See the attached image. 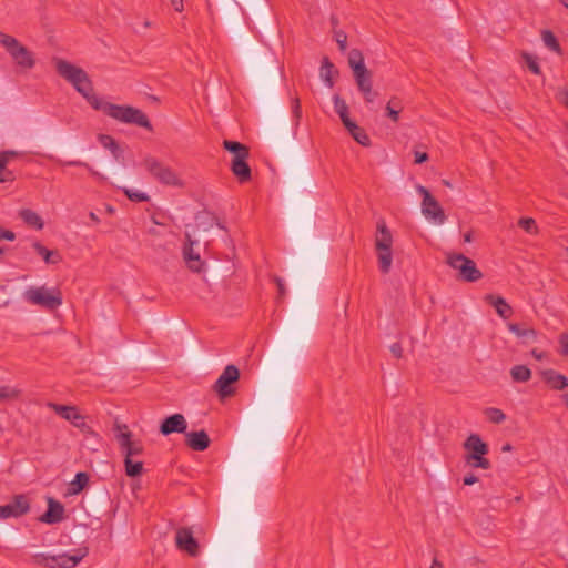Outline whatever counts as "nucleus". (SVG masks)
I'll return each mask as SVG.
<instances>
[{"label": "nucleus", "instance_id": "obj_1", "mask_svg": "<svg viewBox=\"0 0 568 568\" xmlns=\"http://www.w3.org/2000/svg\"><path fill=\"white\" fill-rule=\"evenodd\" d=\"M82 97L88 101V103L94 110H101L106 115H109L110 118H112L119 122L126 123V124H135V125L144 128L149 131L153 130L149 118L140 109H136V108L130 106V105H120V104L103 102L97 94H94L93 90L87 92Z\"/></svg>", "mask_w": 568, "mask_h": 568}, {"label": "nucleus", "instance_id": "obj_2", "mask_svg": "<svg viewBox=\"0 0 568 568\" xmlns=\"http://www.w3.org/2000/svg\"><path fill=\"white\" fill-rule=\"evenodd\" d=\"M141 164L148 174L159 184L180 189L185 186L181 174L159 158L150 154L145 155Z\"/></svg>", "mask_w": 568, "mask_h": 568}, {"label": "nucleus", "instance_id": "obj_3", "mask_svg": "<svg viewBox=\"0 0 568 568\" xmlns=\"http://www.w3.org/2000/svg\"><path fill=\"white\" fill-rule=\"evenodd\" d=\"M54 65L58 74L68 81L81 95L92 91V81L82 68L63 59H54Z\"/></svg>", "mask_w": 568, "mask_h": 568}, {"label": "nucleus", "instance_id": "obj_4", "mask_svg": "<svg viewBox=\"0 0 568 568\" xmlns=\"http://www.w3.org/2000/svg\"><path fill=\"white\" fill-rule=\"evenodd\" d=\"M24 300L48 311H54L62 305V293L58 287L31 286L23 293Z\"/></svg>", "mask_w": 568, "mask_h": 568}, {"label": "nucleus", "instance_id": "obj_5", "mask_svg": "<svg viewBox=\"0 0 568 568\" xmlns=\"http://www.w3.org/2000/svg\"><path fill=\"white\" fill-rule=\"evenodd\" d=\"M0 43L20 69L30 70L36 65L33 52L20 43L14 37L0 31Z\"/></svg>", "mask_w": 568, "mask_h": 568}, {"label": "nucleus", "instance_id": "obj_6", "mask_svg": "<svg viewBox=\"0 0 568 568\" xmlns=\"http://www.w3.org/2000/svg\"><path fill=\"white\" fill-rule=\"evenodd\" d=\"M446 263L458 272L457 278L463 282L473 283L483 278V273L477 267L476 263L463 253H447Z\"/></svg>", "mask_w": 568, "mask_h": 568}, {"label": "nucleus", "instance_id": "obj_7", "mask_svg": "<svg viewBox=\"0 0 568 568\" xmlns=\"http://www.w3.org/2000/svg\"><path fill=\"white\" fill-rule=\"evenodd\" d=\"M375 247L379 268L383 273H387L390 268V232L384 219H379L376 223Z\"/></svg>", "mask_w": 568, "mask_h": 568}, {"label": "nucleus", "instance_id": "obj_8", "mask_svg": "<svg viewBox=\"0 0 568 568\" xmlns=\"http://www.w3.org/2000/svg\"><path fill=\"white\" fill-rule=\"evenodd\" d=\"M113 432L124 458H132L133 456L143 454L144 447L142 442L140 439H132V432L129 430L126 424H122L119 420H115L113 425Z\"/></svg>", "mask_w": 568, "mask_h": 568}, {"label": "nucleus", "instance_id": "obj_9", "mask_svg": "<svg viewBox=\"0 0 568 568\" xmlns=\"http://www.w3.org/2000/svg\"><path fill=\"white\" fill-rule=\"evenodd\" d=\"M84 556L85 552L81 555H68L63 552L55 556L36 554L32 556V561L36 565L44 566L48 568H73L82 560Z\"/></svg>", "mask_w": 568, "mask_h": 568}, {"label": "nucleus", "instance_id": "obj_10", "mask_svg": "<svg viewBox=\"0 0 568 568\" xmlns=\"http://www.w3.org/2000/svg\"><path fill=\"white\" fill-rule=\"evenodd\" d=\"M240 379V369L233 365H227L217 381L215 382L213 388L221 398H227L234 395L235 388L233 385Z\"/></svg>", "mask_w": 568, "mask_h": 568}, {"label": "nucleus", "instance_id": "obj_11", "mask_svg": "<svg viewBox=\"0 0 568 568\" xmlns=\"http://www.w3.org/2000/svg\"><path fill=\"white\" fill-rule=\"evenodd\" d=\"M48 406L60 417L70 422L74 427L79 428L84 434H93L92 428L85 423L84 416H82L75 406L61 405L55 403H49Z\"/></svg>", "mask_w": 568, "mask_h": 568}, {"label": "nucleus", "instance_id": "obj_12", "mask_svg": "<svg viewBox=\"0 0 568 568\" xmlns=\"http://www.w3.org/2000/svg\"><path fill=\"white\" fill-rule=\"evenodd\" d=\"M418 192L423 195L422 213L429 220L443 224L446 215L437 200L424 186H418Z\"/></svg>", "mask_w": 568, "mask_h": 568}, {"label": "nucleus", "instance_id": "obj_13", "mask_svg": "<svg viewBox=\"0 0 568 568\" xmlns=\"http://www.w3.org/2000/svg\"><path fill=\"white\" fill-rule=\"evenodd\" d=\"M30 511V503L26 495H16L12 500L0 506V519L19 518Z\"/></svg>", "mask_w": 568, "mask_h": 568}, {"label": "nucleus", "instance_id": "obj_14", "mask_svg": "<svg viewBox=\"0 0 568 568\" xmlns=\"http://www.w3.org/2000/svg\"><path fill=\"white\" fill-rule=\"evenodd\" d=\"M175 544L180 550L185 551L191 557H196L200 552L199 542L190 528L183 527L178 529Z\"/></svg>", "mask_w": 568, "mask_h": 568}, {"label": "nucleus", "instance_id": "obj_15", "mask_svg": "<svg viewBox=\"0 0 568 568\" xmlns=\"http://www.w3.org/2000/svg\"><path fill=\"white\" fill-rule=\"evenodd\" d=\"M356 85L367 103H373L377 92L373 90L372 74L368 69L353 73Z\"/></svg>", "mask_w": 568, "mask_h": 568}, {"label": "nucleus", "instance_id": "obj_16", "mask_svg": "<svg viewBox=\"0 0 568 568\" xmlns=\"http://www.w3.org/2000/svg\"><path fill=\"white\" fill-rule=\"evenodd\" d=\"M195 241L186 234V243L183 246V258L187 267L195 273H200L204 267V261L201 258L200 253L194 250Z\"/></svg>", "mask_w": 568, "mask_h": 568}, {"label": "nucleus", "instance_id": "obj_17", "mask_svg": "<svg viewBox=\"0 0 568 568\" xmlns=\"http://www.w3.org/2000/svg\"><path fill=\"white\" fill-rule=\"evenodd\" d=\"M187 428V423L185 417L182 414H173L165 417L160 425V433L164 436L171 435L173 433L185 434Z\"/></svg>", "mask_w": 568, "mask_h": 568}, {"label": "nucleus", "instance_id": "obj_18", "mask_svg": "<svg viewBox=\"0 0 568 568\" xmlns=\"http://www.w3.org/2000/svg\"><path fill=\"white\" fill-rule=\"evenodd\" d=\"M64 519V507L63 505L52 497H48V508L43 513L39 520L44 524H58Z\"/></svg>", "mask_w": 568, "mask_h": 568}, {"label": "nucleus", "instance_id": "obj_19", "mask_svg": "<svg viewBox=\"0 0 568 568\" xmlns=\"http://www.w3.org/2000/svg\"><path fill=\"white\" fill-rule=\"evenodd\" d=\"M185 444L195 452H204L210 447L211 439L204 429L185 433Z\"/></svg>", "mask_w": 568, "mask_h": 568}, {"label": "nucleus", "instance_id": "obj_20", "mask_svg": "<svg viewBox=\"0 0 568 568\" xmlns=\"http://www.w3.org/2000/svg\"><path fill=\"white\" fill-rule=\"evenodd\" d=\"M542 382L552 390H562L568 387V378L555 369L540 371Z\"/></svg>", "mask_w": 568, "mask_h": 568}, {"label": "nucleus", "instance_id": "obj_21", "mask_svg": "<svg viewBox=\"0 0 568 568\" xmlns=\"http://www.w3.org/2000/svg\"><path fill=\"white\" fill-rule=\"evenodd\" d=\"M247 158L248 155H240L232 159L231 170L241 183L251 180V168L246 162Z\"/></svg>", "mask_w": 568, "mask_h": 568}, {"label": "nucleus", "instance_id": "obj_22", "mask_svg": "<svg viewBox=\"0 0 568 568\" xmlns=\"http://www.w3.org/2000/svg\"><path fill=\"white\" fill-rule=\"evenodd\" d=\"M484 300L495 308L496 313L501 318L508 320L513 315V308L504 297L495 294H487Z\"/></svg>", "mask_w": 568, "mask_h": 568}, {"label": "nucleus", "instance_id": "obj_23", "mask_svg": "<svg viewBox=\"0 0 568 568\" xmlns=\"http://www.w3.org/2000/svg\"><path fill=\"white\" fill-rule=\"evenodd\" d=\"M463 448L466 454L487 455L489 452L488 445L478 434H470L463 443Z\"/></svg>", "mask_w": 568, "mask_h": 568}, {"label": "nucleus", "instance_id": "obj_24", "mask_svg": "<svg viewBox=\"0 0 568 568\" xmlns=\"http://www.w3.org/2000/svg\"><path fill=\"white\" fill-rule=\"evenodd\" d=\"M508 329L511 333H514L518 338H520L521 342L525 344L532 343L537 338V332L532 327L527 325L509 323Z\"/></svg>", "mask_w": 568, "mask_h": 568}, {"label": "nucleus", "instance_id": "obj_25", "mask_svg": "<svg viewBox=\"0 0 568 568\" xmlns=\"http://www.w3.org/2000/svg\"><path fill=\"white\" fill-rule=\"evenodd\" d=\"M32 247L43 258L47 264H58L62 261V256L58 251H51L42 245L39 241L32 243Z\"/></svg>", "mask_w": 568, "mask_h": 568}, {"label": "nucleus", "instance_id": "obj_26", "mask_svg": "<svg viewBox=\"0 0 568 568\" xmlns=\"http://www.w3.org/2000/svg\"><path fill=\"white\" fill-rule=\"evenodd\" d=\"M18 156V152L16 151H4L0 153V182H11L14 180V175L11 171H4L8 163Z\"/></svg>", "mask_w": 568, "mask_h": 568}, {"label": "nucleus", "instance_id": "obj_27", "mask_svg": "<svg viewBox=\"0 0 568 568\" xmlns=\"http://www.w3.org/2000/svg\"><path fill=\"white\" fill-rule=\"evenodd\" d=\"M89 484V475L84 471L75 474L74 479L69 484L67 495L80 494Z\"/></svg>", "mask_w": 568, "mask_h": 568}, {"label": "nucleus", "instance_id": "obj_28", "mask_svg": "<svg viewBox=\"0 0 568 568\" xmlns=\"http://www.w3.org/2000/svg\"><path fill=\"white\" fill-rule=\"evenodd\" d=\"M334 73H337L334 64L331 62V60L327 57H324L322 60L320 75H321V79L324 81V83L328 88L334 87V80H333Z\"/></svg>", "mask_w": 568, "mask_h": 568}, {"label": "nucleus", "instance_id": "obj_29", "mask_svg": "<svg viewBox=\"0 0 568 568\" xmlns=\"http://www.w3.org/2000/svg\"><path fill=\"white\" fill-rule=\"evenodd\" d=\"M344 126L356 142H358L362 145H368V135L366 134L364 129L358 126L354 121H348L347 123L344 124Z\"/></svg>", "mask_w": 568, "mask_h": 568}, {"label": "nucleus", "instance_id": "obj_30", "mask_svg": "<svg viewBox=\"0 0 568 568\" xmlns=\"http://www.w3.org/2000/svg\"><path fill=\"white\" fill-rule=\"evenodd\" d=\"M464 460L471 468L489 469L491 464L486 455L465 454Z\"/></svg>", "mask_w": 568, "mask_h": 568}, {"label": "nucleus", "instance_id": "obj_31", "mask_svg": "<svg viewBox=\"0 0 568 568\" xmlns=\"http://www.w3.org/2000/svg\"><path fill=\"white\" fill-rule=\"evenodd\" d=\"M19 215L23 220L24 223H27L30 226L36 227L37 230H42L44 226V223H43L41 216L37 212H34L30 209L21 210Z\"/></svg>", "mask_w": 568, "mask_h": 568}, {"label": "nucleus", "instance_id": "obj_32", "mask_svg": "<svg viewBox=\"0 0 568 568\" xmlns=\"http://www.w3.org/2000/svg\"><path fill=\"white\" fill-rule=\"evenodd\" d=\"M348 65L352 69L353 73L367 69L361 50L352 49L348 52Z\"/></svg>", "mask_w": 568, "mask_h": 568}, {"label": "nucleus", "instance_id": "obj_33", "mask_svg": "<svg viewBox=\"0 0 568 568\" xmlns=\"http://www.w3.org/2000/svg\"><path fill=\"white\" fill-rule=\"evenodd\" d=\"M98 140L100 144L111 151L112 155L118 160L122 155V151L118 142L109 134H99Z\"/></svg>", "mask_w": 568, "mask_h": 568}, {"label": "nucleus", "instance_id": "obj_34", "mask_svg": "<svg viewBox=\"0 0 568 568\" xmlns=\"http://www.w3.org/2000/svg\"><path fill=\"white\" fill-rule=\"evenodd\" d=\"M334 110L338 114L343 125L351 121L348 105L338 94L333 95Z\"/></svg>", "mask_w": 568, "mask_h": 568}, {"label": "nucleus", "instance_id": "obj_35", "mask_svg": "<svg viewBox=\"0 0 568 568\" xmlns=\"http://www.w3.org/2000/svg\"><path fill=\"white\" fill-rule=\"evenodd\" d=\"M510 376L516 383H525L531 378V371L525 365H516L510 369Z\"/></svg>", "mask_w": 568, "mask_h": 568}, {"label": "nucleus", "instance_id": "obj_36", "mask_svg": "<svg viewBox=\"0 0 568 568\" xmlns=\"http://www.w3.org/2000/svg\"><path fill=\"white\" fill-rule=\"evenodd\" d=\"M58 165H67V166H82L85 168L90 174L99 180H105V178L100 174L98 171H95L93 168H91L88 163L80 161V160H71V161H64L61 159L54 160Z\"/></svg>", "mask_w": 568, "mask_h": 568}, {"label": "nucleus", "instance_id": "obj_37", "mask_svg": "<svg viewBox=\"0 0 568 568\" xmlns=\"http://www.w3.org/2000/svg\"><path fill=\"white\" fill-rule=\"evenodd\" d=\"M483 414L488 422L495 425L503 424L506 420L505 413L496 407H487L483 410Z\"/></svg>", "mask_w": 568, "mask_h": 568}, {"label": "nucleus", "instance_id": "obj_38", "mask_svg": "<svg viewBox=\"0 0 568 568\" xmlns=\"http://www.w3.org/2000/svg\"><path fill=\"white\" fill-rule=\"evenodd\" d=\"M124 468L128 477L135 478L143 473V463L134 462L133 458H124Z\"/></svg>", "mask_w": 568, "mask_h": 568}, {"label": "nucleus", "instance_id": "obj_39", "mask_svg": "<svg viewBox=\"0 0 568 568\" xmlns=\"http://www.w3.org/2000/svg\"><path fill=\"white\" fill-rule=\"evenodd\" d=\"M223 146L225 150L231 152L233 156L250 155L248 149L240 142L224 140Z\"/></svg>", "mask_w": 568, "mask_h": 568}, {"label": "nucleus", "instance_id": "obj_40", "mask_svg": "<svg viewBox=\"0 0 568 568\" xmlns=\"http://www.w3.org/2000/svg\"><path fill=\"white\" fill-rule=\"evenodd\" d=\"M541 39L547 48L555 52H560V44L550 30H544L541 32Z\"/></svg>", "mask_w": 568, "mask_h": 568}, {"label": "nucleus", "instance_id": "obj_41", "mask_svg": "<svg viewBox=\"0 0 568 568\" xmlns=\"http://www.w3.org/2000/svg\"><path fill=\"white\" fill-rule=\"evenodd\" d=\"M20 395V392L9 385L0 386V403H4L11 399L18 398Z\"/></svg>", "mask_w": 568, "mask_h": 568}, {"label": "nucleus", "instance_id": "obj_42", "mask_svg": "<svg viewBox=\"0 0 568 568\" xmlns=\"http://www.w3.org/2000/svg\"><path fill=\"white\" fill-rule=\"evenodd\" d=\"M124 194L128 196L129 200L132 202H148L150 200V196L141 191L132 190V189H123Z\"/></svg>", "mask_w": 568, "mask_h": 568}, {"label": "nucleus", "instance_id": "obj_43", "mask_svg": "<svg viewBox=\"0 0 568 568\" xmlns=\"http://www.w3.org/2000/svg\"><path fill=\"white\" fill-rule=\"evenodd\" d=\"M518 225L529 234H537L538 226L532 217H521L518 221Z\"/></svg>", "mask_w": 568, "mask_h": 568}, {"label": "nucleus", "instance_id": "obj_44", "mask_svg": "<svg viewBox=\"0 0 568 568\" xmlns=\"http://www.w3.org/2000/svg\"><path fill=\"white\" fill-rule=\"evenodd\" d=\"M521 57L523 59L525 60L528 69L534 73V74H540L541 73V69L539 67V63L537 61V58L529 54L528 52H523L521 53Z\"/></svg>", "mask_w": 568, "mask_h": 568}, {"label": "nucleus", "instance_id": "obj_45", "mask_svg": "<svg viewBox=\"0 0 568 568\" xmlns=\"http://www.w3.org/2000/svg\"><path fill=\"white\" fill-rule=\"evenodd\" d=\"M335 40L338 44V48L342 52H344L347 48V36L343 31L335 32Z\"/></svg>", "mask_w": 568, "mask_h": 568}, {"label": "nucleus", "instance_id": "obj_46", "mask_svg": "<svg viewBox=\"0 0 568 568\" xmlns=\"http://www.w3.org/2000/svg\"><path fill=\"white\" fill-rule=\"evenodd\" d=\"M292 112L296 121V125L300 122V119L302 116V109H301V102L298 98H295L292 103Z\"/></svg>", "mask_w": 568, "mask_h": 568}, {"label": "nucleus", "instance_id": "obj_47", "mask_svg": "<svg viewBox=\"0 0 568 568\" xmlns=\"http://www.w3.org/2000/svg\"><path fill=\"white\" fill-rule=\"evenodd\" d=\"M561 355H568V333H562L558 337Z\"/></svg>", "mask_w": 568, "mask_h": 568}, {"label": "nucleus", "instance_id": "obj_48", "mask_svg": "<svg viewBox=\"0 0 568 568\" xmlns=\"http://www.w3.org/2000/svg\"><path fill=\"white\" fill-rule=\"evenodd\" d=\"M16 234L12 231L0 227V240L13 241Z\"/></svg>", "mask_w": 568, "mask_h": 568}, {"label": "nucleus", "instance_id": "obj_49", "mask_svg": "<svg viewBox=\"0 0 568 568\" xmlns=\"http://www.w3.org/2000/svg\"><path fill=\"white\" fill-rule=\"evenodd\" d=\"M428 160V154L426 152L415 151V163L422 164Z\"/></svg>", "mask_w": 568, "mask_h": 568}, {"label": "nucleus", "instance_id": "obj_50", "mask_svg": "<svg viewBox=\"0 0 568 568\" xmlns=\"http://www.w3.org/2000/svg\"><path fill=\"white\" fill-rule=\"evenodd\" d=\"M478 481V477L474 474H468L464 477L463 483L466 486H471Z\"/></svg>", "mask_w": 568, "mask_h": 568}, {"label": "nucleus", "instance_id": "obj_51", "mask_svg": "<svg viewBox=\"0 0 568 568\" xmlns=\"http://www.w3.org/2000/svg\"><path fill=\"white\" fill-rule=\"evenodd\" d=\"M275 283H276L277 288H278L280 297H283L285 295V285H284L283 280L280 278V277H275Z\"/></svg>", "mask_w": 568, "mask_h": 568}, {"label": "nucleus", "instance_id": "obj_52", "mask_svg": "<svg viewBox=\"0 0 568 568\" xmlns=\"http://www.w3.org/2000/svg\"><path fill=\"white\" fill-rule=\"evenodd\" d=\"M170 2L176 12L183 11V9H184L183 0H170Z\"/></svg>", "mask_w": 568, "mask_h": 568}, {"label": "nucleus", "instance_id": "obj_53", "mask_svg": "<svg viewBox=\"0 0 568 568\" xmlns=\"http://www.w3.org/2000/svg\"><path fill=\"white\" fill-rule=\"evenodd\" d=\"M392 352H393V355H402V353L404 351L398 343H395V344H393Z\"/></svg>", "mask_w": 568, "mask_h": 568}, {"label": "nucleus", "instance_id": "obj_54", "mask_svg": "<svg viewBox=\"0 0 568 568\" xmlns=\"http://www.w3.org/2000/svg\"><path fill=\"white\" fill-rule=\"evenodd\" d=\"M465 243H470L473 241V231H468L463 235Z\"/></svg>", "mask_w": 568, "mask_h": 568}, {"label": "nucleus", "instance_id": "obj_55", "mask_svg": "<svg viewBox=\"0 0 568 568\" xmlns=\"http://www.w3.org/2000/svg\"><path fill=\"white\" fill-rule=\"evenodd\" d=\"M89 217L91 219V221H93L95 224L100 223V219L99 216L94 213V212H90L89 213Z\"/></svg>", "mask_w": 568, "mask_h": 568}, {"label": "nucleus", "instance_id": "obj_56", "mask_svg": "<svg viewBox=\"0 0 568 568\" xmlns=\"http://www.w3.org/2000/svg\"><path fill=\"white\" fill-rule=\"evenodd\" d=\"M430 568H444V566H443V564L439 560L434 559L433 562H432Z\"/></svg>", "mask_w": 568, "mask_h": 568}, {"label": "nucleus", "instance_id": "obj_57", "mask_svg": "<svg viewBox=\"0 0 568 568\" xmlns=\"http://www.w3.org/2000/svg\"><path fill=\"white\" fill-rule=\"evenodd\" d=\"M385 113H386L387 116H390V101H388L386 103Z\"/></svg>", "mask_w": 568, "mask_h": 568}, {"label": "nucleus", "instance_id": "obj_58", "mask_svg": "<svg viewBox=\"0 0 568 568\" xmlns=\"http://www.w3.org/2000/svg\"><path fill=\"white\" fill-rule=\"evenodd\" d=\"M511 445L510 444H505L501 448L503 452H510L511 450Z\"/></svg>", "mask_w": 568, "mask_h": 568}, {"label": "nucleus", "instance_id": "obj_59", "mask_svg": "<svg viewBox=\"0 0 568 568\" xmlns=\"http://www.w3.org/2000/svg\"><path fill=\"white\" fill-rule=\"evenodd\" d=\"M398 120V111L393 108V122Z\"/></svg>", "mask_w": 568, "mask_h": 568}, {"label": "nucleus", "instance_id": "obj_60", "mask_svg": "<svg viewBox=\"0 0 568 568\" xmlns=\"http://www.w3.org/2000/svg\"><path fill=\"white\" fill-rule=\"evenodd\" d=\"M514 500H515L516 503H519V501H521V500H523V496H521V495H518V496H516V497H515V499H514Z\"/></svg>", "mask_w": 568, "mask_h": 568}, {"label": "nucleus", "instance_id": "obj_61", "mask_svg": "<svg viewBox=\"0 0 568 568\" xmlns=\"http://www.w3.org/2000/svg\"><path fill=\"white\" fill-rule=\"evenodd\" d=\"M402 428H405V433H409L408 427H405L404 425H398V429L400 430Z\"/></svg>", "mask_w": 568, "mask_h": 568}, {"label": "nucleus", "instance_id": "obj_62", "mask_svg": "<svg viewBox=\"0 0 568 568\" xmlns=\"http://www.w3.org/2000/svg\"><path fill=\"white\" fill-rule=\"evenodd\" d=\"M443 183H444L446 186H448V187H450V186H452L450 182H449V181H447V180H444V181H443Z\"/></svg>", "mask_w": 568, "mask_h": 568}, {"label": "nucleus", "instance_id": "obj_63", "mask_svg": "<svg viewBox=\"0 0 568 568\" xmlns=\"http://www.w3.org/2000/svg\"><path fill=\"white\" fill-rule=\"evenodd\" d=\"M530 355L536 356V355H538V354L536 353V349H532V351H531V353H530Z\"/></svg>", "mask_w": 568, "mask_h": 568}, {"label": "nucleus", "instance_id": "obj_64", "mask_svg": "<svg viewBox=\"0 0 568 568\" xmlns=\"http://www.w3.org/2000/svg\"><path fill=\"white\" fill-rule=\"evenodd\" d=\"M560 1H561L566 7H568V3H567V1H568V0H560Z\"/></svg>", "mask_w": 568, "mask_h": 568}]
</instances>
